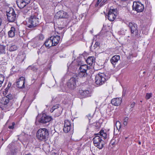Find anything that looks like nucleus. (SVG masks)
Returning a JSON list of instances; mask_svg holds the SVG:
<instances>
[{
	"instance_id": "nucleus-7",
	"label": "nucleus",
	"mask_w": 155,
	"mask_h": 155,
	"mask_svg": "<svg viewBox=\"0 0 155 155\" xmlns=\"http://www.w3.org/2000/svg\"><path fill=\"white\" fill-rule=\"evenodd\" d=\"M128 26L130 29L131 35L133 37H138L139 34L137 25L134 23L129 22Z\"/></svg>"
},
{
	"instance_id": "nucleus-46",
	"label": "nucleus",
	"mask_w": 155,
	"mask_h": 155,
	"mask_svg": "<svg viewBox=\"0 0 155 155\" xmlns=\"http://www.w3.org/2000/svg\"><path fill=\"white\" fill-rule=\"evenodd\" d=\"M51 155H56V154L55 153H52Z\"/></svg>"
},
{
	"instance_id": "nucleus-24",
	"label": "nucleus",
	"mask_w": 155,
	"mask_h": 155,
	"mask_svg": "<svg viewBox=\"0 0 155 155\" xmlns=\"http://www.w3.org/2000/svg\"><path fill=\"white\" fill-rule=\"evenodd\" d=\"M78 75L80 77H85L87 76V72L78 71Z\"/></svg>"
},
{
	"instance_id": "nucleus-33",
	"label": "nucleus",
	"mask_w": 155,
	"mask_h": 155,
	"mask_svg": "<svg viewBox=\"0 0 155 155\" xmlns=\"http://www.w3.org/2000/svg\"><path fill=\"white\" fill-rule=\"evenodd\" d=\"M152 97V93H147L146 94L145 97L146 100H148Z\"/></svg>"
},
{
	"instance_id": "nucleus-17",
	"label": "nucleus",
	"mask_w": 155,
	"mask_h": 155,
	"mask_svg": "<svg viewBox=\"0 0 155 155\" xmlns=\"http://www.w3.org/2000/svg\"><path fill=\"white\" fill-rule=\"evenodd\" d=\"M120 59V56L118 55H114L110 59V62L113 65L115 66Z\"/></svg>"
},
{
	"instance_id": "nucleus-15",
	"label": "nucleus",
	"mask_w": 155,
	"mask_h": 155,
	"mask_svg": "<svg viewBox=\"0 0 155 155\" xmlns=\"http://www.w3.org/2000/svg\"><path fill=\"white\" fill-rule=\"evenodd\" d=\"M25 80L24 77H23L19 78L18 81L17 82V86L18 87L22 88L25 87Z\"/></svg>"
},
{
	"instance_id": "nucleus-42",
	"label": "nucleus",
	"mask_w": 155,
	"mask_h": 155,
	"mask_svg": "<svg viewBox=\"0 0 155 155\" xmlns=\"http://www.w3.org/2000/svg\"><path fill=\"white\" fill-rule=\"evenodd\" d=\"M87 116L89 120H90L92 118V116H91V115L90 114H88L87 115Z\"/></svg>"
},
{
	"instance_id": "nucleus-37",
	"label": "nucleus",
	"mask_w": 155,
	"mask_h": 155,
	"mask_svg": "<svg viewBox=\"0 0 155 155\" xmlns=\"http://www.w3.org/2000/svg\"><path fill=\"white\" fill-rule=\"evenodd\" d=\"M44 38V36L42 35H40L38 36V39L40 40H42Z\"/></svg>"
},
{
	"instance_id": "nucleus-35",
	"label": "nucleus",
	"mask_w": 155,
	"mask_h": 155,
	"mask_svg": "<svg viewBox=\"0 0 155 155\" xmlns=\"http://www.w3.org/2000/svg\"><path fill=\"white\" fill-rule=\"evenodd\" d=\"M100 43L98 42H96L94 46V49L98 47Z\"/></svg>"
},
{
	"instance_id": "nucleus-38",
	"label": "nucleus",
	"mask_w": 155,
	"mask_h": 155,
	"mask_svg": "<svg viewBox=\"0 0 155 155\" xmlns=\"http://www.w3.org/2000/svg\"><path fill=\"white\" fill-rule=\"evenodd\" d=\"M15 125V123H13L12 124V125L9 126L8 127V128L10 129H13L14 128V126Z\"/></svg>"
},
{
	"instance_id": "nucleus-36",
	"label": "nucleus",
	"mask_w": 155,
	"mask_h": 155,
	"mask_svg": "<svg viewBox=\"0 0 155 155\" xmlns=\"http://www.w3.org/2000/svg\"><path fill=\"white\" fill-rule=\"evenodd\" d=\"M128 120V118L127 117H126L125 118L124 120V121L123 123V124L124 125L126 126L127 124V120Z\"/></svg>"
},
{
	"instance_id": "nucleus-45",
	"label": "nucleus",
	"mask_w": 155,
	"mask_h": 155,
	"mask_svg": "<svg viewBox=\"0 0 155 155\" xmlns=\"http://www.w3.org/2000/svg\"><path fill=\"white\" fill-rule=\"evenodd\" d=\"M58 28L59 29V30H62L64 28H62V27H59Z\"/></svg>"
},
{
	"instance_id": "nucleus-16",
	"label": "nucleus",
	"mask_w": 155,
	"mask_h": 155,
	"mask_svg": "<svg viewBox=\"0 0 155 155\" xmlns=\"http://www.w3.org/2000/svg\"><path fill=\"white\" fill-rule=\"evenodd\" d=\"M121 102V99L120 98H116L113 99L111 101V103L112 105L118 106L119 105Z\"/></svg>"
},
{
	"instance_id": "nucleus-26",
	"label": "nucleus",
	"mask_w": 155,
	"mask_h": 155,
	"mask_svg": "<svg viewBox=\"0 0 155 155\" xmlns=\"http://www.w3.org/2000/svg\"><path fill=\"white\" fill-rule=\"evenodd\" d=\"M18 49V47L15 45H12L10 46L9 48V51H14Z\"/></svg>"
},
{
	"instance_id": "nucleus-4",
	"label": "nucleus",
	"mask_w": 155,
	"mask_h": 155,
	"mask_svg": "<svg viewBox=\"0 0 155 155\" xmlns=\"http://www.w3.org/2000/svg\"><path fill=\"white\" fill-rule=\"evenodd\" d=\"M7 21L9 22H13L17 18V15L12 8H9L6 11Z\"/></svg>"
},
{
	"instance_id": "nucleus-10",
	"label": "nucleus",
	"mask_w": 155,
	"mask_h": 155,
	"mask_svg": "<svg viewBox=\"0 0 155 155\" xmlns=\"http://www.w3.org/2000/svg\"><path fill=\"white\" fill-rule=\"evenodd\" d=\"M133 9L137 12H143L144 10V6L139 2H134L132 6Z\"/></svg>"
},
{
	"instance_id": "nucleus-13",
	"label": "nucleus",
	"mask_w": 155,
	"mask_h": 155,
	"mask_svg": "<svg viewBox=\"0 0 155 155\" xmlns=\"http://www.w3.org/2000/svg\"><path fill=\"white\" fill-rule=\"evenodd\" d=\"M31 0H17L16 3L18 7L22 8L29 3Z\"/></svg>"
},
{
	"instance_id": "nucleus-18",
	"label": "nucleus",
	"mask_w": 155,
	"mask_h": 155,
	"mask_svg": "<svg viewBox=\"0 0 155 155\" xmlns=\"http://www.w3.org/2000/svg\"><path fill=\"white\" fill-rule=\"evenodd\" d=\"M44 45L47 48H49L51 46H55L54 45L53 42L50 37L45 41L44 43Z\"/></svg>"
},
{
	"instance_id": "nucleus-23",
	"label": "nucleus",
	"mask_w": 155,
	"mask_h": 155,
	"mask_svg": "<svg viewBox=\"0 0 155 155\" xmlns=\"http://www.w3.org/2000/svg\"><path fill=\"white\" fill-rule=\"evenodd\" d=\"M63 109L61 107L59 108L58 110H56L54 111L55 114L54 116L55 117H58L61 114L62 112Z\"/></svg>"
},
{
	"instance_id": "nucleus-29",
	"label": "nucleus",
	"mask_w": 155,
	"mask_h": 155,
	"mask_svg": "<svg viewBox=\"0 0 155 155\" xmlns=\"http://www.w3.org/2000/svg\"><path fill=\"white\" fill-rule=\"evenodd\" d=\"M60 107H59L58 105H55L54 106L51 108V109L50 111L52 113L55 110L58 109Z\"/></svg>"
},
{
	"instance_id": "nucleus-50",
	"label": "nucleus",
	"mask_w": 155,
	"mask_h": 155,
	"mask_svg": "<svg viewBox=\"0 0 155 155\" xmlns=\"http://www.w3.org/2000/svg\"><path fill=\"white\" fill-rule=\"evenodd\" d=\"M122 1H126L127 0H121Z\"/></svg>"
},
{
	"instance_id": "nucleus-27",
	"label": "nucleus",
	"mask_w": 155,
	"mask_h": 155,
	"mask_svg": "<svg viewBox=\"0 0 155 155\" xmlns=\"http://www.w3.org/2000/svg\"><path fill=\"white\" fill-rule=\"evenodd\" d=\"M115 126L117 128V130L119 131L121 127L120 122L119 121H117L115 123Z\"/></svg>"
},
{
	"instance_id": "nucleus-5",
	"label": "nucleus",
	"mask_w": 155,
	"mask_h": 155,
	"mask_svg": "<svg viewBox=\"0 0 155 155\" xmlns=\"http://www.w3.org/2000/svg\"><path fill=\"white\" fill-rule=\"evenodd\" d=\"M39 117L38 120V122L41 124H46L50 122L52 120V118L51 116L48 115L45 113H43L37 116V118Z\"/></svg>"
},
{
	"instance_id": "nucleus-43",
	"label": "nucleus",
	"mask_w": 155,
	"mask_h": 155,
	"mask_svg": "<svg viewBox=\"0 0 155 155\" xmlns=\"http://www.w3.org/2000/svg\"><path fill=\"white\" fill-rule=\"evenodd\" d=\"M135 104V103L134 102H133L130 105V107L131 108H133L134 107Z\"/></svg>"
},
{
	"instance_id": "nucleus-34",
	"label": "nucleus",
	"mask_w": 155,
	"mask_h": 155,
	"mask_svg": "<svg viewBox=\"0 0 155 155\" xmlns=\"http://www.w3.org/2000/svg\"><path fill=\"white\" fill-rule=\"evenodd\" d=\"M7 97V99L8 98L9 100L12 99L13 98L12 95L11 94L8 95L6 97Z\"/></svg>"
},
{
	"instance_id": "nucleus-52",
	"label": "nucleus",
	"mask_w": 155,
	"mask_h": 155,
	"mask_svg": "<svg viewBox=\"0 0 155 155\" xmlns=\"http://www.w3.org/2000/svg\"><path fill=\"white\" fill-rule=\"evenodd\" d=\"M33 80H34V79H33L32 80V81H33Z\"/></svg>"
},
{
	"instance_id": "nucleus-40",
	"label": "nucleus",
	"mask_w": 155,
	"mask_h": 155,
	"mask_svg": "<svg viewBox=\"0 0 155 155\" xmlns=\"http://www.w3.org/2000/svg\"><path fill=\"white\" fill-rule=\"evenodd\" d=\"M108 0H104L100 5V6H102Z\"/></svg>"
},
{
	"instance_id": "nucleus-22",
	"label": "nucleus",
	"mask_w": 155,
	"mask_h": 155,
	"mask_svg": "<svg viewBox=\"0 0 155 155\" xmlns=\"http://www.w3.org/2000/svg\"><path fill=\"white\" fill-rule=\"evenodd\" d=\"M95 58L94 57H89L86 60V62L88 64L91 65L93 63L95 62Z\"/></svg>"
},
{
	"instance_id": "nucleus-39",
	"label": "nucleus",
	"mask_w": 155,
	"mask_h": 155,
	"mask_svg": "<svg viewBox=\"0 0 155 155\" xmlns=\"http://www.w3.org/2000/svg\"><path fill=\"white\" fill-rule=\"evenodd\" d=\"M102 0H98L96 4L95 5V6L96 7H97L98 6L99 4L100 3V2L102 1Z\"/></svg>"
},
{
	"instance_id": "nucleus-32",
	"label": "nucleus",
	"mask_w": 155,
	"mask_h": 155,
	"mask_svg": "<svg viewBox=\"0 0 155 155\" xmlns=\"http://www.w3.org/2000/svg\"><path fill=\"white\" fill-rule=\"evenodd\" d=\"M5 79L4 75L0 74V87H1L2 84L3 82Z\"/></svg>"
},
{
	"instance_id": "nucleus-1",
	"label": "nucleus",
	"mask_w": 155,
	"mask_h": 155,
	"mask_svg": "<svg viewBox=\"0 0 155 155\" xmlns=\"http://www.w3.org/2000/svg\"><path fill=\"white\" fill-rule=\"evenodd\" d=\"M103 137L104 139L107 138V134L104 132L103 130H101L98 134L93 139V143L95 146L99 149H101L103 147V141H102L101 137Z\"/></svg>"
},
{
	"instance_id": "nucleus-28",
	"label": "nucleus",
	"mask_w": 155,
	"mask_h": 155,
	"mask_svg": "<svg viewBox=\"0 0 155 155\" xmlns=\"http://www.w3.org/2000/svg\"><path fill=\"white\" fill-rule=\"evenodd\" d=\"M0 53H5V46L0 45Z\"/></svg>"
},
{
	"instance_id": "nucleus-49",
	"label": "nucleus",
	"mask_w": 155,
	"mask_h": 155,
	"mask_svg": "<svg viewBox=\"0 0 155 155\" xmlns=\"http://www.w3.org/2000/svg\"><path fill=\"white\" fill-rule=\"evenodd\" d=\"M139 144H141V142H140V141H139Z\"/></svg>"
},
{
	"instance_id": "nucleus-21",
	"label": "nucleus",
	"mask_w": 155,
	"mask_h": 155,
	"mask_svg": "<svg viewBox=\"0 0 155 155\" xmlns=\"http://www.w3.org/2000/svg\"><path fill=\"white\" fill-rule=\"evenodd\" d=\"M90 67L86 64H84L80 66L79 68L78 71H87L90 69Z\"/></svg>"
},
{
	"instance_id": "nucleus-9",
	"label": "nucleus",
	"mask_w": 155,
	"mask_h": 155,
	"mask_svg": "<svg viewBox=\"0 0 155 155\" xmlns=\"http://www.w3.org/2000/svg\"><path fill=\"white\" fill-rule=\"evenodd\" d=\"M106 76L103 73L99 74L97 75L95 78V82L99 85L103 84L106 80Z\"/></svg>"
},
{
	"instance_id": "nucleus-51",
	"label": "nucleus",
	"mask_w": 155,
	"mask_h": 155,
	"mask_svg": "<svg viewBox=\"0 0 155 155\" xmlns=\"http://www.w3.org/2000/svg\"><path fill=\"white\" fill-rule=\"evenodd\" d=\"M145 73H146L145 71H144V72H143V74H145Z\"/></svg>"
},
{
	"instance_id": "nucleus-14",
	"label": "nucleus",
	"mask_w": 155,
	"mask_h": 155,
	"mask_svg": "<svg viewBox=\"0 0 155 155\" xmlns=\"http://www.w3.org/2000/svg\"><path fill=\"white\" fill-rule=\"evenodd\" d=\"M68 15L67 13L63 11H59L55 14V18L56 19L60 18H65L68 17Z\"/></svg>"
},
{
	"instance_id": "nucleus-47",
	"label": "nucleus",
	"mask_w": 155,
	"mask_h": 155,
	"mask_svg": "<svg viewBox=\"0 0 155 155\" xmlns=\"http://www.w3.org/2000/svg\"><path fill=\"white\" fill-rule=\"evenodd\" d=\"M14 68H15V67H14V66H13L12 69H13Z\"/></svg>"
},
{
	"instance_id": "nucleus-53",
	"label": "nucleus",
	"mask_w": 155,
	"mask_h": 155,
	"mask_svg": "<svg viewBox=\"0 0 155 155\" xmlns=\"http://www.w3.org/2000/svg\"><path fill=\"white\" fill-rule=\"evenodd\" d=\"M114 133H115V131H114Z\"/></svg>"
},
{
	"instance_id": "nucleus-11",
	"label": "nucleus",
	"mask_w": 155,
	"mask_h": 155,
	"mask_svg": "<svg viewBox=\"0 0 155 155\" xmlns=\"http://www.w3.org/2000/svg\"><path fill=\"white\" fill-rule=\"evenodd\" d=\"M117 9H110L107 16L108 20L113 21L115 19L117 15Z\"/></svg>"
},
{
	"instance_id": "nucleus-41",
	"label": "nucleus",
	"mask_w": 155,
	"mask_h": 155,
	"mask_svg": "<svg viewBox=\"0 0 155 155\" xmlns=\"http://www.w3.org/2000/svg\"><path fill=\"white\" fill-rule=\"evenodd\" d=\"M11 83H9L8 84V86H7V87H6L5 89V92H6V91H7V90L9 89V88H10V87H11Z\"/></svg>"
},
{
	"instance_id": "nucleus-30",
	"label": "nucleus",
	"mask_w": 155,
	"mask_h": 155,
	"mask_svg": "<svg viewBox=\"0 0 155 155\" xmlns=\"http://www.w3.org/2000/svg\"><path fill=\"white\" fill-rule=\"evenodd\" d=\"M9 100L7 97H4L2 101V103L4 105L7 104L9 102Z\"/></svg>"
},
{
	"instance_id": "nucleus-12",
	"label": "nucleus",
	"mask_w": 155,
	"mask_h": 155,
	"mask_svg": "<svg viewBox=\"0 0 155 155\" xmlns=\"http://www.w3.org/2000/svg\"><path fill=\"white\" fill-rule=\"evenodd\" d=\"M63 130L65 133H71L72 132L73 129L71 127V124L69 120H66L64 121Z\"/></svg>"
},
{
	"instance_id": "nucleus-44",
	"label": "nucleus",
	"mask_w": 155,
	"mask_h": 155,
	"mask_svg": "<svg viewBox=\"0 0 155 155\" xmlns=\"http://www.w3.org/2000/svg\"><path fill=\"white\" fill-rule=\"evenodd\" d=\"M2 22V18L0 17V26H1Z\"/></svg>"
},
{
	"instance_id": "nucleus-6",
	"label": "nucleus",
	"mask_w": 155,
	"mask_h": 155,
	"mask_svg": "<svg viewBox=\"0 0 155 155\" xmlns=\"http://www.w3.org/2000/svg\"><path fill=\"white\" fill-rule=\"evenodd\" d=\"M64 32L65 31L64 29L61 31H59L57 32L58 35H53L50 37L54 45L55 46L59 43L60 39H62Z\"/></svg>"
},
{
	"instance_id": "nucleus-20",
	"label": "nucleus",
	"mask_w": 155,
	"mask_h": 155,
	"mask_svg": "<svg viewBox=\"0 0 155 155\" xmlns=\"http://www.w3.org/2000/svg\"><path fill=\"white\" fill-rule=\"evenodd\" d=\"M15 28L14 27H12L10 30L8 32L9 37L13 38L15 36Z\"/></svg>"
},
{
	"instance_id": "nucleus-3",
	"label": "nucleus",
	"mask_w": 155,
	"mask_h": 155,
	"mask_svg": "<svg viewBox=\"0 0 155 155\" xmlns=\"http://www.w3.org/2000/svg\"><path fill=\"white\" fill-rule=\"evenodd\" d=\"M49 133L46 128H40L37 131L36 136L37 139L41 141H45L48 138Z\"/></svg>"
},
{
	"instance_id": "nucleus-48",
	"label": "nucleus",
	"mask_w": 155,
	"mask_h": 155,
	"mask_svg": "<svg viewBox=\"0 0 155 155\" xmlns=\"http://www.w3.org/2000/svg\"><path fill=\"white\" fill-rule=\"evenodd\" d=\"M25 155H31V154L30 153H28V154H26Z\"/></svg>"
},
{
	"instance_id": "nucleus-19",
	"label": "nucleus",
	"mask_w": 155,
	"mask_h": 155,
	"mask_svg": "<svg viewBox=\"0 0 155 155\" xmlns=\"http://www.w3.org/2000/svg\"><path fill=\"white\" fill-rule=\"evenodd\" d=\"M79 93L83 97L88 96L89 91L87 90H83L82 89L80 90Z\"/></svg>"
},
{
	"instance_id": "nucleus-31",
	"label": "nucleus",
	"mask_w": 155,
	"mask_h": 155,
	"mask_svg": "<svg viewBox=\"0 0 155 155\" xmlns=\"http://www.w3.org/2000/svg\"><path fill=\"white\" fill-rule=\"evenodd\" d=\"M28 68V69H31L35 72H36L38 69V68L36 66L33 65L29 66Z\"/></svg>"
},
{
	"instance_id": "nucleus-25",
	"label": "nucleus",
	"mask_w": 155,
	"mask_h": 155,
	"mask_svg": "<svg viewBox=\"0 0 155 155\" xmlns=\"http://www.w3.org/2000/svg\"><path fill=\"white\" fill-rule=\"evenodd\" d=\"M24 60V59L21 56H18L16 59V62L17 64L21 63Z\"/></svg>"
},
{
	"instance_id": "nucleus-2",
	"label": "nucleus",
	"mask_w": 155,
	"mask_h": 155,
	"mask_svg": "<svg viewBox=\"0 0 155 155\" xmlns=\"http://www.w3.org/2000/svg\"><path fill=\"white\" fill-rule=\"evenodd\" d=\"M39 24V19L36 15H31L28 18L27 22V26L30 28L33 29Z\"/></svg>"
},
{
	"instance_id": "nucleus-8",
	"label": "nucleus",
	"mask_w": 155,
	"mask_h": 155,
	"mask_svg": "<svg viewBox=\"0 0 155 155\" xmlns=\"http://www.w3.org/2000/svg\"><path fill=\"white\" fill-rule=\"evenodd\" d=\"M78 78L76 76H74L71 78L67 82L68 88L72 90L75 89L76 86V83L78 82Z\"/></svg>"
}]
</instances>
